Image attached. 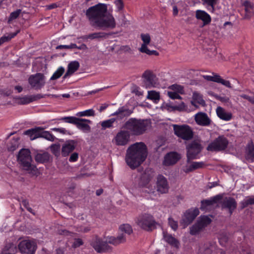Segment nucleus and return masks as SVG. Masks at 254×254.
Masks as SVG:
<instances>
[{"instance_id":"nucleus-6","label":"nucleus","mask_w":254,"mask_h":254,"mask_svg":"<svg viewBox=\"0 0 254 254\" xmlns=\"http://www.w3.org/2000/svg\"><path fill=\"white\" fill-rule=\"evenodd\" d=\"M136 223L142 229L147 231H152L156 229L157 222L151 214L144 213L139 215Z\"/></svg>"},{"instance_id":"nucleus-2","label":"nucleus","mask_w":254,"mask_h":254,"mask_svg":"<svg viewBox=\"0 0 254 254\" xmlns=\"http://www.w3.org/2000/svg\"><path fill=\"white\" fill-rule=\"evenodd\" d=\"M147 156V148L146 145L142 142H136L127 148L126 161L131 169H134L145 160Z\"/></svg>"},{"instance_id":"nucleus-51","label":"nucleus","mask_w":254,"mask_h":254,"mask_svg":"<svg viewBox=\"0 0 254 254\" xmlns=\"http://www.w3.org/2000/svg\"><path fill=\"white\" fill-rule=\"evenodd\" d=\"M19 140V137H16V138L14 137L12 139V140H11V145L10 146H8V149L11 151H14L15 150H16V148L18 146Z\"/></svg>"},{"instance_id":"nucleus-1","label":"nucleus","mask_w":254,"mask_h":254,"mask_svg":"<svg viewBox=\"0 0 254 254\" xmlns=\"http://www.w3.org/2000/svg\"><path fill=\"white\" fill-rule=\"evenodd\" d=\"M90 26L97 29H113L116 23L114 16L108 12L106 4L99 3L89 7L85 12Z\"/></svg>"},{"instance_id":"nucleus-20","label":"nucleus","mask_w":254,"mask_h":254,"mask_svg":"<svg viewBox=\"0 0 254 254\" xmlns=\"http://www.w3.org/2000/svg\"><path fill=\"white\" fill-rule=\"evenodd\" d=\"M133 112V109H129L127 106H124L120 107L118 110L113 113L112 116H116L120 120L129 117Z\"/></svg>"},{"instance_id":"nucleus-36","label":"nucleus","mask_w":254,"mask_h":254,"mask_svg":"<svg viewBox=\"0 0 254 254\" xmlns=\"http://www.w3.org/2000/svg\"><path fill=\"white\" fill-rule=\"evenodd\" d=\"M152 179V177L147 173L146 171L143 173L140 177L139 185L142 187H145L148 184Z\"/></svg>"},{"instance_id":"nucleus-16","label":"nucleus","mask_w":254,"mask_h":254,"mask_svg":"<svg viewBox=\"0 0 254 254\" xmlns=\"http://www.w3.org/2000/svg\"><path fill=\"white\" fill-rule=\"evenodd\" d=\"M237 203L235 199L231 197H225L221 203L222 209H227L229 210L230 215H231L233 211L237 208Z\"/></svg>"},{"instance_id":"nucleus-62","label":"nucleus","mask_w":254,"mask_h":254,"mask_svg":"<svg viewBox=\"0 0 254 254\" xmlns=\"http://www.w3.org/2000/svg\"><path fill=\"white\" fill-rule=\"evenodd\" d=\"M58 234L64 236L71 235L72 233L65 230V229H58L57 231Z\"/></svg>"},{"instance_id":"nucleus-61","label":"nucleus","mask_w":254,"mask_h":254,"mask_svg":"<svg viewBox=\"0 0 254 254\" xmlns=\"http://www.w3.org/2000/svg\"><path fill=\"white\" fill-rule=\"evenodd\" d=\"M52 130L60 132L62 134H70L69 131L66 130L64 128H53L52 129Z\"/></svg>"},{"instance_id":"nucleus-63","label":"nucleus","mask_w":254,"mask_h":254,"mask_svg":"<svg viewBox=\"0 0 254 254\" xmlns=\"http://www.w3.org/2000/svg\"><path fill=\"white\" fill-rule=\"evenodd\" d=\"M240 97L248 100L252 104H254V96L253 97H250L246 94H242L240 95Z\"/></svg>"},{"instance_id":"nucleus-14","label":"nucleus","mask_w":254,"mask_h":254,"mask_svg":"<svg viewBox=\"0 0 254 254\" xmlns=\"http://www.w3.org/2000/svg\"><path fill=\"white\" fill-rule=\"evenodd\" d=\"M130 136V132L128 130H121L114 138L113 141L117 145L124 146L129 141Z\"/></svg>"},{"instance_id":"nucleus-29","label":"nucleus","mask_w":254,"mask_h":254,"mask_svg":"<svg viewBox=\"0 0 254 254\" xmlns=\"http://www.w3.org/2000/svg\"><path fill=\"white\" fill-rule=\"evenodd\" d=\"M216 113L218 117L224 121H230L232 118V113L226 112L225 110L221 107H217Z\"/></svg>"},{"instance_id":"nucleus-27","label":"nucleus","mask_w":254,"mask_h":254,"mask_svg":"<svg viewBox=\"0 0 254 254\" xmlns=\"http://www.w3.org/2000/svg\"><path fill=\"white\" fill-rule=\"evenodd\" d=\"M109 35V34L105 32H94L88 35L82 36L80 38L82 39L84 41H87L88 39L94 40L99 38H106L107 36Z\"/></svg>"},{"instance_id":"nucleus-34","label":"nucleus","mask_w":254,"mask_h":254,"mask_svg":"<svg viewBox=\"0 0 254 254\" xmlns=\"http://www.w3.org/2000/svg\"><path fill=\"white\" fill-rule=\"evenodd\" d=\"M16 252V248L13 244L6 245L2 249L0 254H15Z\"/></svg>"},{"instance_id":"nucleus-45","label":"nucleus","mask_w":254,"mask_h":254,"mask_svg":"<svg viewBox=\"0 0 254 254\" xmlns=\"http://www.w3.org/2000/svg\"><path fill=\"white\" fill-rule=\"evenodd\" d=\"M120 230L121 232H125L126 234L130 235L132 233V229L130 225L127 224H124L120 226Z\"/></svg>"},{"instance_id":"nucleus-23","label":"nucleus","mask_w":254,"mask_h":254,"mask_svg":"<svg viewBox=\"0 0 254 254\" xmlns=\"http://www.w3.org/2000/svg\"><path fill=\"white\" fill-rule=\"evenodd\" d=\"M195 17L197 19L202 21L203 25L209 24L211 20L210 16L206 12L202 10H197L195 11Z\"/></svg>"},{"instance_id":"nucleus-30","label":"nucleus","mask_w":254,"mask_h":254,"mask_svg":"<svg viewBox=\"0 0 254 254\" xmlns=\"http://www.w3.org/2000/svg\"><path fill=\"white\" fill-rule=\"evenodd\" d=\"M163 239L164 240L170 245L178 248L179 246V242L172 235L168 234L167 232L163 231Z\"/></svg>"},{"instance_id":"nucleus-59","label":"nucleus","mask_w":254,"mask_h":254,"mask_svg":"<svg viewBox=\"0 0 254 254\" xmlns=\"http://www.w3.org/2000/svg\"><path fill=\"white\" fill-rule=\"evenodd\" d=\"M106 242H107V244H110L115 246L118 245V242L117 241L116 238L115 237H110L108 238L106 240Z\"/></svg>"},{"instance_id":"nucleus-60","label":"nucleus","mask_w":254,"mask_h":254,"mask_svg":"<svg viewBox=\"0 0 254 254\" xmlns=\"http://www.w3.org/2000/svg\"><path fill=\"white\" fill-rule=\"evenodd\" d=\"M75 47H76V45L75 44L71 43L69 45H59L57 47V49H74Z\"/></svg>"},{"instance_id":"nucleus-13","label":"nucleus","mask_w":254,"mask_h":254,"mask_svg":"<svg viewBox=\"0 0 254 254\" xmlns=\"http://www.w3.org/2000/svg\"><path fill=\"white\" fill-rule=\"evenodd\" d=\"M20 252L22 254H35L37 249L36 244L29 240L21 241L18 245Z\"/></svg>"},{"instance_id":"nucleus-64","label":"nucleus","mask_w":254,"mask_h":254,"mask_svg":"<svg viewBox=\"0 0 254 254\" xmlns=\"http://www.w3.org/2000/svg\"><path fill=\"white\" fill-rule=\"evenodd\" d=\"M115 3L117 6L119 11L122 10L124 8V3L122 0H117Z\"/></svg>"},{"instance_id":"nucleus-32","label":"nucleus","mask_w":254,"mask_h":254,"mask_svg":"<svg viewBox=\"0 0 254 254\" xmlns=\"http://www.w3.org/2000/svg\"><path fill=\"white\" fill-rule=\"evenodd\" d=\"M40 127L31 128L24 131V134L28 135L31 140H34L40 137Z\"/></svg>"},{"instance_id":"nucleus-57","label":"nucleus","mask_w":254,"mask_h":254,"mask_svg":"<svg viewBox=\"0 0 254 254\" xmlns=\"http://www.w3.org/2000/svg\"><path fill=\"white\" fill-rule=\"evenodd\" d=\"M83 245V242L82 239L80 238L75 239L74 241L72 244V247L74 248H78Z\"/></svg>"},{"instance_id":"nucleus-48","label":"nucleus","mask_w":254,"mask_h":254,"mask_svg":"<svg viewBox=\"0 0 254 254\" xmlns=\"http://www.w3.org/2000/svg\"><path fill=\"white\" fill-rule=\"evenodd\" d=\"M76 115L78 117L94 116L95 115V112L93 109H89L78 112Z\"/></svg>"},{"instance_id":"nucleus-7","label":"nucleus","mask_w":254,"mask_h":254,"mask_svg":"<svg viewBox=\"0 0 254 254\" xmlns=\"http://www.w3.org/2000/svg\"><path fill=\"white\" fill-rule=\"evenodd\" d=\"M173 127L174 134L179 138L185 140H190L193 138V132L189 126L173 125Z\"/></svg>"},{"instance_id":"nucleus-10","label":"nucleus","mask_w":254,"mask_h":254,"mask_svg":"<svg viewBox=\"0 0 254 254\" xmlns=\"http://www.w3.org/2000/svg\"><path fill=\"white\" fill-rule=\"evenodd\" d=\"M211 222V219L208 216H201L192 226L190 227V234L192 236L198 234Z\"/></svg>"},{"instance_id":"nucleus-43","label":"nucleus","mask_w":254,"mask_h":254,"mask_svg":"<svg viewBox=\"0 0 254 254\" xmlns=\"http://www.w3.org/2000/svg\"><path fill=\"white\" fill-rule=\"evenodd\" d=\"M203 77L207 81H213L218 83H220L222 78L221 76L218 74H214L213 76L203 75Z\"/></svg>"},{"instance_id":"nucleus-39","label":"nucleus","mask_w":254,"mask_h":254,"mask_svg":"<svg viewBox=\"0 0 254 254\" xmlns=\"http://www.w3.org/2000/svg\"><path fill=\"white\" fill-rule=\"evenodd\" d=\"M254 204V196L247 197L244 200L241 202V208H245L250 205Z\"/></svg>"},{"instance_id":"nucleus-41","label":"nucleus","mask_w":254,"mask_h":254,"mask_svg":"<svg viewBox=\"0 0 254 254\" xmlns=\"http://www.w3.org/2000/svg\"><path fill=\"white\" fill-rule=\"evenodd\" d=\"M147 98L157 103L160 99V95L155 91H149L148 92Z\"/></svg>"},{"instance_id":"nucleus-55","label":"nucleus","mask_w":254,"mask_h":254,"mask_svg":"<svg viewBox=\"0 0 254 254\" xmlns=\"http://www.w3.org/2000/svg\"><path fill=\"white\" fill-rule=\"evenodd\" d=\"M169 224L170 226L174 231L177 230L178 227L177 221H175L172 218L170 217L168 219Z\"/></svg>"},{"instance_id":"nucleus-49","label":"nucleus","mask_w":254,"mask_h":254,"mask_svg":"<svg viewBox=\"0 0 254 254\" xmlns=\"http://www.w3.org/2000/svg\"><path fill=\"white\" fill-rule=\"evenodd\" d=\"M139 51L143 53H145L148 55H155L158 56L159 53L158 52L155 50H149L147 47L144 46L143 47H140L139 49Z\"/></svg>"},{"instance_id":"nucleus-52","label":"nucleus","mask_w":254,"mask_h":254,"mask_svg":"<svg viewBox=\"0 0 254 254\" xmlns=\"http://www.w3.org/2000/svg\"><path fill=\"white\" fill-rule=\"evenodd\" d=\"M21 12V10L20 9H17L16 11H14L11 12L10 14V15H9V17L8 18V21H11V20L16 19L20 15Z\"/></svg>"},{"instance_id":"nucleus-3","label":"nucleus","mask_w":254,"mask_h":254,"mask_svg":"<svg viewBox=\"0 0 254 254\" xmlns=\"http://www.w3.org/2000/svg\"><path fill=\"white\" fill-rule=\"evenodd\" d=\"M147 120L130 118L124 125L123 128L131 132L133 135H139L143 134L150 125Z\"/></svg>"},{"instance_id":"nucleus-21","label":"nucleus","mask_w":254,"mask_h":254,"mask_svg":"<svg viewBox=\"0 0 254 254\" xmlns=\"http://www.w3.org/2000/svg\"><path fill=\"white\" fill-rule=\"evenodd\" d=\"M76 142L73 140H69L66 141L65 143L63 145L62 148V155L63 156L65 157L69 155L70 153L73 151L75 147Z\"/></svg>"},{"instance_id":"nucleus-15","label":"nucleus","mask_w":254,"mask_h":254,"mask_svg":"<svg viewBox=\"0 0 254 254\" xmlns=\"http://www.w3.org/2000/svg\"><path fill=\"white\" fill-rule=\"evenodd\" d=\"M199 210L197 208H190L187 210L185 213L184 216L182 220V223L184 224V228L190 224L199 214Z\"/></svg>"},{"instance_id":"nucleus-4","label":"nucleus","mask_w":254,"mask_h":254,"mask_svg":"<svg viewBox=\"0 0 254 254\" xmlns=\"http://www.w3.org/2000/svg\"><path fill=\"white\" fill-rule=\"evenodd\" d=\"M17 161L23 170L29 173L34 175L37 171V168L31 164L32 161L30 151L28 149H21L17 155Z\"/></svg>"},{"instance_id":"nucleus-38","label":"nucleus","mask_w":254,"mask_h":254,"mask_svg":"<svg viewBox=\"0 0 254 254\" xmlns=\"http://www.w3.org/2000/svg\"><path fill=\"white\" fill-rule=\"evenodd\" d=\"M19 31L18 30L15 32L8 33L7 35H4L0 38V46L4 43L8 42L12 38H14L19 33Z\"/></svg>"},{"instance_id":"nucleus-18","label":"nucleus","mask_w":254,"mask_h":254,"mask_svg":"<svg viewBox=\"0 0 254 254\" xmlns=\"http://www.w3.org/2000/svg\"><path fill=\"white\" fill-rule=\"evenodd\" d=\"M194 120L197 125L204 127L209 126L211 122L207 115L203 112L197 113L195 115Z\"/></svg>"},{"instance_id":"nucleus-8","label":"nucleus","mask_w":254,"mask_h":254,"mask_svg":"<svg viewBox=\"0 0 254 254\" xmlns=\"http://www.w3.org/2000/svg\"><path fill=\"white\" fill-rule=\"evenodd\" d=\"M229 141L224 135H219L210 143L206 150L211 152H219L225 150L228 147Z\"/></svg>"},{"instance_id":"nucleus-22","label":"nucleus","mask_w":254,"mask_h":254,"mask_svg":"<svg viewBox=\"0 0 254 254\" xmlns=\"http://www.w3.org/2000/svg\"><path fill=\"white\" fill-rule=\"evenodd\" d=\"M144 78V82L147 87L154 86L156 83V76L150 70H146L142 75Z\"/></svg>"},{"instance_id":"nucleus-44","label":"nucleus","mask_w":254,"mask_h":254,"mask_svg":"<svg viewBox=\"0 0 254 254\" xmlns=\"http://www.w3.org/2000/svg\"><path fill=\"white\" fill-rule=\"evenodd\" d=\"M172 103L167 104V106L171 108L173 110H177L182 111L185 110L186 108V106L183 102H181L178 105L173 106L171 105Z\"/></svg>"},{"instance_id":"nucleus-50","label":"nucleus","mask_w":254,"mask_h":254,"mask_svg":"<svg viewBox=\"0 0 254 254\" xmlns=\"http://www.w3.org/2000/svg\"><path fill=\"white\" fill-rule=\"evenodd\" d=\"M203 4H207L210 6L209 10L213 11L214 6L217 4L218 0H201Z\"/></svg>"},{"instance_id":"nucleus-24","label":"nucleus","mask_w":254,"mask_h":254,"mask_svg":"<svg viewBox=\"0 0 254 254\" xmlns=\"http://www.w3.org/2000/svg\"><path fill=\"white\" fill-rule=\"evenodd\" d=\"M50 158V155L47 152L40 151L35 155V160L38 163L44 164L48 163Z\"/></svg>"},{"instance_id":"nucleus-28","label":"nucleus","mask_w":254,"mask_h":254,"mask_svg":"<svg viewBox=\"0 0 254 254\" xmlns=\"http://www.w3.org/2000/svg\"><path fill=\"white\" fill-rule=\"evenodd\" d=\"M79 67V63L77 61L70 62L67 67V70L64 75L63 78L65 79L69 76L74 73Z\"/></svg>"},{"instance_id":"nucleus-56","label":"nucleus","mask_w":254,"mask_h":254,"mask_svg":"<svg viewBox=\"0 0 254 254\" xmlns=\"http://www.w3.org/2000/svg\"><path fill=\"white\" fill-rule=\"evenodd\" d=\"M118 245L124 243L126 241V238L125 235L123 233L119 234L117 237H116Z\"/></svg>"},{"instance_id":"nucleus-33","label":"nucleus","mask_w":254,"mask_h":254,"mask_svg":"<svg viewBox=\"0 0 254 254\" xmlns=\"http://www.w3.org/2000/svg\"><path fill=\"white\" fill-rule=\"evenodd\" d=\"M246 158L248 161L254 162V145L253 142L249 143L247 146Z\"/></svg>"},{"instance_id":"nucleus-26","label":"nucleus","mask_w":254,"mask_h":254,"mask_svg":"<svg viewBox=\"0 0 254 254\" xmlns=\"http://www.w3.org/2000/svg\"><path fill=\"white\" fill-rule=\"evenodd\" d=\"M222 198V196L220 194L216 195L210 199H204L201 201V209H204L206 207L208 206L212 205L215 203H217Z\"/></svg>"},{"instance_id":"nucleus-58","label":"nucleus","mask_w":254,"mask_h":254,"mask_svg":"<svg viewBox=\"0 0 254 254\" xmlns=\"http://www.w3.org/2000/svg\"><path fill=\"white\" fill-rule=\"evenodd\" d=\"M168 95L172 99H182V97L178 94V93L175 92L169 91L168 92Z\"/></svg>"},{"instance_id":"nucleus-31","label":"nucleus","mask_w":254,"mask_h":254,"mask_svg":"<svg viewBox=\"0 0 254 254\" xmlns=\"http://www.w3.org/2000/svg\"><path fill=\"white\" fill-rule=\"evenodd\" d=\"M204 165L205 163L203 162H192L190 166H186V169L184 170V171L188 173L193 170L202 168Z\"/></svg>"},{"instance_id":"nucleus-54","label":"nucleus","mask_w":254,"mask_h":254,"mask_svg":"<svg viewBox=\"0 0 254 254\" xmlns=\"http://www.w3.org/2000/svg\"><path fill=\"white\" fill-rule=\"evenodd\" d=\"M170 89L173 90H175L178 93L182 94L184 91V88L182 86L177 85V84H173L169 87Z\"/></svg>"},{"instance_id":"nucleus-17","label":"nucleus","mask_w":254,"mask_h":254,"mask_svg":"<svg viewBox=\"0 0 254 254\" xmlns=\"http://www.w3.org/2000/svg\"><path fill=\"white\" fill-rule=\"evenodd\" d=\"M157 190L161 193L168 192L169 187L167 179L162 175L157 178Z\"/></svg>"},{"instance_id":"nucleus-19","label":"nucleus","mask_w":254,"mask_h":254,"mask_svg":"<svg viewBox=\"0 0 254 254\" xmlns=\"http://www.w3.org/2000/svg\"><path fill=\"white\" fill-rule=\"evenodd\" d=\"M180 159V155L178 153L176 152H170L165 155L164 164L166 166L172 165L176 164Z\"/></svg>"},{"instance_id":"nucleus-53","label":"nucleus","mask_w":254,"mask_h":254,"mask_svg":"<svg viewBox=\"0 0 254 254\" xmlns=\"http://www.w3.org/2000/svg\"><path fill=\"white\" fill-rule=\"evenodd\" d=\"M50 148L52 152L56 155L60 153V144H54L51 145Z\"/></svg>"},{"instance_id":"nucleus-5","label":"nucleus","mask_w":254,"mask_h":254,"mask_svg":"<svg viewBox=\"0 0 254 254\" xmlns=\"http://www.w3.org/2000/svg\"><path fill=\"white\" fill-rule=\"evenodd\" d=\"M59 120L74 125L79 129L84 132H89L91 130V127L88 125V124H91L92 123L89 120L69 116L61 118Z\"/></svg>"},{"instance_id":"nucleus-42","label":"nucleus","mask_w":254,"mask_h":254,"mask_svg":"<svg viewBox=\"0 0 254 254\" xmlns=\"http://www.w3.org/2000/svg\"><path fill=\"white\" fill-rule=\"evenodd\" d=\"M64 68L60 66L58 69L54 73L53 75L51 76L50 80H54L59 78L64 73Z\"/></svg>"},{"instance_id":"nucleus-25","label":"nucleus","mask_w":254,"mask_h":254,"mask_svg":"<svg viewBox=\"0 0 254 254\" xmlns=\"http://www.w3.org/2000/svg\"><path fill=\"white\" fill-rule=\"evenodd\" d=\"M243 5L245 7V14L244 18L250 19L252 16H254V4L249 1H245Z\"/></svg>"},{"instance_id":"nucleus-9","label":"nucleus","mask_w":254,"mask_h":254,"mask_svg":"<svg viewBox=\"0 0 254 254\" xmlns=\"http://www.w3.org/2000/svg\"><path fill=\"white\" fill-rule=\"evenodd\" d=\"M203 149L201 144L194 140L189 143L186 147L187 162L189 163L191 160L199 158L198 155Z\"/></svg>"},{"instance_id":"nucleus-11","label":"nucleus","mask_w":254,"mask_h":254,"mask_svg":"<svg viewBox=\"0 0 254 254\" xmlns=\"http://www.w3.org/2000/svg\"><path fill=\"white\" fill-rule=\"evenodd\" d=\"M90 245L98 253H106L112 250V247L107 244L106 241H103L96 235L92 238Z\"/></svg>"},{"instance_id":"nucleus-40","label":"nucleus","mask_w":254,"mask_h":254,"mask_svg":"<svg viewBox=\"0 0 254 254\" xmlns=\"http://www.w3.org/2000/svg\"><path fill=\"white\" fill-rule=\"evenodd\" d=\"M116 120V118H111L109 120L103 121L101 124L102 129H106L108 128L113 127V124Z\"/></svg>"},{"instance_id":"nucleus-12","label":"nucleus","mask_w":254,"mask_h":254,"mask_svg":"<svg viewBox=\"0 0 254 254\" xmlns=\"http://www.w3.org/2000/svg\"><path fill=\"white\" fill-rule=\"evenodd\" d=\"M28 82L31 86L35 89H40L45 84V76L41 73L31 75L28 78Z\"/></svg>"},{"instance_id":"nucleus-35","label":"nucleus","mask_w":254,"mask_h":254,"mask_svg":"<svg viewBox=\"0 0 254 254\" xmlns=\"http://www.w3.org/2000/svg\"><path fill=\"white\" fill-rule=\"evenodd\" d=\"M16 252V248L13 244L6 245L2 249L0 254H15Z\"/></svg>"},{"instance_id":"nucleus-47","label":"nucleus","mask_w":254,"mask_h":254,"mask_svg":"<svg viewBox=\"0 0 254 254\" xmlns=\"http://www.w3.org/2000/svg\"><path fill=\"white\" fill-rule=\"evenodd\" d=\"M17 103L20 105H25L32 102L31 96H25L23 97H19L17 98Z\"/></svg>"},{"instance_id":"nucleus-46","label":"nucleus","mask_w":254,"mask_h":254,"mask_svg":"<svg viewBox=\"0 0 254 254\" xmlns=\"http://www.w3.org/2000/svg\"><path fill=\"white\" fill-rule=\"evenodd\" d=\"M141 39L142 40L143 43L142 44L141 47H147L151 41L150 36L149 34H141L140 35Z\"/></svg>"},{"instance_id":"nucleus-37","label":"nucleus","mask_w":254,"mask_h":254,"mask_svg":"<svg viewBox=\"0 0 254 254\" xmlns=\"http://www.w3.org/2000/svg\"><path fill=\"white\" fill-rule=\"evenodd\" d=\"M39 137L44 138L51 141H54L56 138L50 131H44L43 130V129L41 127L40 129Z\"/></svg>"}]
</instances>
